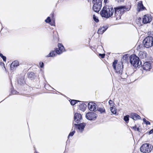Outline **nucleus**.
Listing matches in <instances>:
<instances>
[{
  "instance_id": "f257e3e1",
  "label": "nucleus",
  "mask_w": 153,
  "mask_h": 153,
  "mask_svg": "<svg viewBox=\"0 0 153 153\" xmlns=\"http://www.w3.org/2000/svg\"><path fill=\"white\" fill-rule=\"evenodd\" d=\"M131 6H120L113 8L112 5L104 6L100 12V14L102 17L108 18L114 17L116 20L121 19V16L125 12L128 11L131 8Z\"/></svg>"
},
{
  "instance_id": "f03ea898",
  "label": "nucleus",
  "mask_w": 153,
  "mask_h": 153,
  "mask_svg": "<svg viewBox=\"0 0 153 153\" xmlns=\"http://www.w3.org/2000/svg\"><path fill=\"white\" fill-rule=\"evenodd\" d=\"M58 48H56L54 51H51L47 55L46 57H52L56 56L57 54H60L65 51V48L61 43H58Z\"/></svg>"
},
{
  "instance_id": "7ed1b4c3",
  "label": "nucleus",
  "mask_w": 153,
  "mask_h": 153,
  "mask_svg": "<svg viewBox=\"0 0 153 153\" xmlns=\"http://www.w3.org/2000/svg\"><path fill=\"white\" fill-rule=\"evenodd\" d=\"M130 62L134 67H137L140 65L139 64L140 59L139 57L134 54L131 55L130 57Z\"/></svg>"
},
{
  "instance_id": "20e7f679",
  "label": "nucleus",
  "mask_w": 153,
  "mask_h": 153,
  "mask_svg": "<svg viewBox=\"0 0 153 153\" xmlns=\"http://www.w3.org/2000/svg\"><path fill=\"white\" fill-rule=\"evenodd\" d=\"M118 62L117 60H115L113 62L112 66L116 73L121 74L123 71V67H121L120 64L118 63Z\"/></svg>"
},
{
  "instance_id": "39448f33",
  "label": "nucleus",
  "mask_w": 153,
  "mask_h": 153,
  "mask_svg": "<svg viewBox=\"0 0 153 153\" xmlns=\"http://www.w3.org/2000/svg\"><path fill=\"white\" fill-rule=\"evenodd\" d=\"M144 46L146 48L151 47L153 44V37L151 36H148L145 38L144 40Z\"/></svg>"
},
{
  "instance_id": "423d86ee",
  "label": "nucleus",
  "mask_w": 153,
  "mask_h": 153,
  "mask_svg": "<svg viewBox=\"0 0 153 153\" xmlns=\"http://www.w3.org/2000/svg\"><path fill=\"white\" fill-rule=\"evenodd\" d=\"M151 145L149 143L143 144L140 148V151L141 152L144 153H148L151 152Z\"/></svg>"
},
{
  "instance_id": "0eeeda50",
  "label": "nucleus",
  "mask_w": 153,
  "mask_h": 153,
  "mask_svg": "<svg viewBox=\"0 0 153 153\" xmlns=\"http://www.w3.org/2000/svg\"><path fill=\"white\" fill-rule=\"evenodd\" d=\"M74 121L77 124H86L85 123L82 121V118L81 115L79 113H75L74 116Z\"/></svg>"
},
{
  "instance_id": "6e6552de",
  "label": "nucleus",
  "mask_w": 153,
  "mask_h": 153,
  "mask_svg": "<svg viewBox=\"0 0 153 153\" xmlns=\"http://www.w3.org/2000/svg\"><path fill=\"white\" fill-rule=\"evenodd\" d=\"M94 4L93 7V10L96 13H98L100 10L102 6V3L100 1L98 3H93Z\"/></svg>"
},
{
  "instance_id": "1a4fd4ad",
  "label": "nucleus",
  "mask_w": 153,
  "mask_h": 153,
  "mask_svg": "<svg viewBox=\"0 0 153 153\" xmlns=\"http://www.w3.org/2000/svg\"><path fill=\"white\" fill-rule=\"evenodd\" d=\"M86 118L89 120H94L97 117L96 113L93 112H89L85 115Z\"/></svg>"
},
{
  "instance_id": "9d476101",
  "label": "nucleus",
  "mask_w": 153,
  "mask_h": 153,
  "mask_svg": "<svg viewBox=\"0 0 153 153\" xmlns=\"http://www.w3.org/2000/svg\"><path fill=\"white\" fill-rule=\"evenodd\" d=\"M137 10L138 12L146 10V8L143 6L142 1H140L138 2Z\"/></svg>"
},
{
  "instance_id": "9b49d317",
  "label": "nucleus",
  "mask_w": 153,
  "mask_h": 153,
  "mask_svg": "<svg viewBox=\"0 0 153 153\" xmlns=\"http://www.w3.org/2000/svg\"><path fill=\"white\" fill-rule=\"evenodd\" d=\"M96 104L92 102H89L88 104V108L91 111H95L96 109Z\"/></svg>"
},
{
  "instance_id": "f8f14e48",
  "label": "nucleus",
  "mask_w": 153,
  "mask_h": 153,
  "mask_svg": "<svg viewBox=\"0 0 153 153\" xmlns=\"http://www.w3.org/2000/svg\"><path fill=\"white\" fill-rule=\"evenodd\" d=\"M151 18L148 14H146L143 16L142 22L143 23L146 24L150 22L151 21Z\"/></svg>"
},
{
  "instance_id": "ddd939ff",
  "label": "nucleus",
  "mask_w": 153,
  "mask_h": 153,
  "mask_svg": "<svg viewBox=\"0 0 153 153\" xmlns=\"http://www.w3.org/2000/svg\"><path fill=\"white\" fill-rule=\"evenodd\" d=\"M19 65V62L17 60H15L11 63L10 65V69L13 71L15 70L16 68Z\"/></svg>"
},
{
  "instance_id": "4468645a",
  "label": "nucleus",
  "mask_w": 153,
  "mask_h": 153,
  "mask_svg": "<svg viewBox=\"0 0 153 153\" xmlns=\"http://www.w3.org/2000/svg\"><path fill=\"white\" fill-rule=\"evenodd\" d=\"M142 67L143 70L149 71L151 69L152 66L150 62H146L144 63L142 66Z\"/></svg>"
},
{
  "instance_id": "2eb2a0df",
  "label": "nucleus",
  "mask_w": 153,
  "mask_h": 153,
  "mask_svg": "<svg viewBox=\"0 0 153 153\" xmlns=\"http://www.w3.org/2000/svg\"><path fill=\"white\" fill-rule=\"evenodd\" d=\"M108 27L107 26H103L100 27L97 31V33L99 34H102L108 29Z\"/></svg>"
},
{
  "instance_id": "dca6fc26",
  "label": "nucleus",
  "mask_w": 153,
  "mask_h": 153,
  "mask_svg": "<svg viewBox=\"0 0 153 153\" xmlns=\"http://www.w3.org/2000/svg\"><path fill=\"white\" fill-rule=\"evenodd\" d=\"M147 54L145 51H140L138 54L139 57L141 59H144L146 58Z\"/></svg>"
},
{
  "instance_id": "f3484780",
  "label": "nucleus",
  "mask_w": 153,
  "mask_h": 153,
  "mask_svg": "<svg viewBox=\"0 0 153 153\" xmlns=\"http://www.w3.org/2000/svg\"><path fill=\"white\" fill-rule=\"evenodd\" d=\"M130 117L134 120H136L140 119L141 118V117L136 113H132L130 115Z\"/></svg>"
},
{
  "instance_id": "a211bd4d",
  "label": "nucleus",
  "mask_w": 153,
  "mask_h": 153,
  "mask_svg": "<svg viewBox=\"0 0 153 153\" xmlns=\"http://www.w3.org/2000/svg\"><path fill=\"white\" fill-rule=\"evenodd\" d=\"M75 128L76 130H77L78 131L82 132L84 130L85 128L84 125H75Z\"/></svg>"
},
{
  "instance_id": "6ab92c4d",
  "label": "nucleus",
  "mask_w": 153,
  "mask_h": 153,
  "mask_svg": "<svg viewBox=\"0 0 153 153\" xmlns=\"http://www.w3.org/2000/svg\"><path fill=\"white\" fill-rule=\"evenodd\" d=\"M27 76L31 79H33L36 77L35 74L33 72H29L27 73Z\"/></svg>"
},
{
  "instance_id": "aec40b11",
  "label": "nucleus",
  "mask_w": 153,
  "mask_h": 153,
  "mask_svg": "<svg viewBox=\"0 0 153 153\" xmlns=\"http://www.w3.org/2000/svg\"><path fill=\"white\" fill-rule=\"evenodd\" d=\"M79 107L81 110L84 111L85 110L86 105L84 103H82L80 104L79 105Z\"/></svg>"
},
{
  "instance_id": "412c9836",
  "label": "nucleus",
  "mask_w": 153,
  "mask_h": 153,
  "mask_svg": "<svg viewBox=\"0 0 153 153\" xmlns=\"http://www.w3.org/2000/svg\"><path fill=\"white\" fill-rule=\"evenodd\" d=\"M69 101L71 105H74L78 102H80L79 100H70Z\"/></svg>"
},
{
  "instance_id": "4be33fe9",
  "label": "nucleus",
  "mask_w": 153,
  "mask_h": 153,
  "mask_svg": "<svg viewBox=\"0 0 153 153\" xmlns=\"http://www.w3.org/2000/svg\"><path fill=\"white\" fill-rule=\"evenodd\" d=\"M129 115H127L125 116L124 118V120L126 122V123H128L129 121Z\"/></svg>"
},
{
  "instance_id": "5701e85b",
  "label": "nucleus",
  "mask_w": 153,
  "mask_h": 153,
  "mask_svg": "<svg viewBox=\"0 0 153 153\" xmlns=\"http://www.w3.org/2000/svg\"><path fill=\"white\" fill-rule=\"evenodd\" d=\"M141 18L140 17H139L136 19V22L137 24L138 25H140L141 24Z\"/></svg>"
},
{
  "instance_id": "b1692460",
  "label": "nucleus",
  "mask_w": 153,
  "mask_h": 153,
  "mask_svg": "<svg viewBox=\"0 0 153 153\" xmlns=\"http://www.w3.org/2000/svg\"><path fill=\"white\" fill-rule=\"evenodd\" d=\"M98 111L101 113L105 112V110L104 108H99L98 109Z\"/></svg>"
},
{
  "instance_id": "393cba45",
  "label": "nucleus",
  "mask_w": 153,
  "mask_h": 153,
  "mask_svg": "<svg viewBox=\"0 0 153 153\" xmlns=\"http://www.w3.org/2000/svg\"><path fill=\"white\" fill-rule=\"evenodd\" d=\"M54 11H53L50 15V17L51 18L52 20L53 21H55V18L54 17Z\"/></svg>"
},
{
  "instance_id": "a878e982",
  "label": "nucleus",
  "mask_w": 153,
  "mask_h": 153,
  "mask_svg": "<svg viewBox=\"0 0 153 153\" xmlns=\"http://www.w3.org/2000/svg\"><path fill=\"white\" fill-rule=\"evenodd\" d=\"M93 19L97 23L99 22V20L97 18L96 16L95 15H93Z\"/></svg>"
},
{
  "instance_id": "bb28decb",
  "label": "nucleus",
  "mask_w": 153,
  "mask_h": 153,
  "mask_svg": "<svg viewBox=\"0 0 153 153\" xmlns=\"http://www.w3.org/2000/svg\"><path fill=\"white\" fill-rule=\"evenodd\" d=\"M143 120L144 123L146 124H150V122L146 120L145 118H143Z\"/></svg>"
},
{
  "instance_id": "cd10ccee",
  "label": "nucleus",
  "mask_w": 153,
  "mask_h": 153,
  "mask_svg": "<svg viewBox=\"0 0 153 153\" xmlns=\"http://www.w3.org/2000/svg\"><path fill=\"white\" fill-rule=\"evenodd\" d=\"M75 132V131L74 130L72 131L71 132L69 133L68 136V138H69L70 137H72L74 135Z\"/></svg>"
},
{
  "instance_id": "c85d7f7f",
  "label": "nucleus",
  "mask_w": 153,
  "mask_h": 153,
  "mask_svg": "<svg viewBox=\"0 0 153 153\" xmlns=\"http://www.w3.org/2000/svg\"><path fill=\"white\" fill-rule=\"evenodd\" d=\"M51 21V19L50 17H48L47 19L45 20V22L46 23H50Z\"/></svg>"
},
{
  "instance_id": "c756f323",
  "label": "nucleus",
  "mask_w": 153,
  "mask_h": 153,
  "mask_svg": "<svg viewBox=\"0 0 153 153\" xmlns=\"http://www.w3.org/2000/svg\"><path fill=\"white\" fill-rule=\"evenodd\" d=\"M131 128H132L135 131H139V128L137 127L136 126L131 127Z\"/></svg>"
},
{
  "instance_id": "7c9ffc66",
  "label": "nucleus",
  "mask_w": 153,
  "mask_h": 153,
  "mask_svg": "<svg viewBox=\"0 0 153 153\" xmlns=\"http://www.w3.org/2000/svg\"><path fill=\"white\" fill-rule=\"evenodd\" d=\"M102 0H93L92 2L93 3H98L99 1L101 3H102Z\"/></svg>"
},
{
  "instance_id": "2f4dec72",
  "label": "nucleus",
  "mask_w": 153,
  "mask_h": 153,
  "mask_svg": "<svg viewBox=\"0 0 153 153\" xmlns=\"http://www.w3.org/2000/svg\"><path fill=\"white\" fill-rule=\"evenodd\" d=\"M99 56H100L101 58H105V54H100V53L99 55Z\"/></svg>"
},
{
  "instance_id": "473e14b6",
  "label": "nucleus",
  "mask_w": 153,
  "mask_h": 153,
  "mask_svg": "<svg viewBox=\"0 0 153 153\" xmlns=\"http://www.w3.org/2000/svg\"><path fill=\"white\" fill-rule=\"evenodd\" d=\"M108 103H109V104L111 106H113V101L110 100H109V102H108Z\"/></svg>"
},
{
  "instance_id": "72a5a7b5",
  "label": "nucleus",
  "mask_w": 153,
  "mask_h": 153,
  "mask_svg": "<svg viewBox=\"0 0 153 153\" xmlns=\"http://www.w3.org/2000/svg\"><path fill=\"white\" fill-rule=\"evenodd\" d=\"M39 65L41 68H42L44 66V63L43 62H40L39 63Z\"/></svg>"
},
{
  "instance_id": "f704fd0d",
  "label": "nucleus",
  "mask_w": 153,
  "mask_h": 153,
  "mask_svg": "<svg viewBox=\"0 0 153 153\" xmlns=\"http://www.w3.org/2000/svg\"><path fill=\"white\" fill-rule=\"evenodd\" d=\"M0 65H1V66H3L5 68V69H6L4 66V62H0Z\"/></svg>"
},
{
  "instance_id": "c9c22d12",
  "label": "nucleus",
  "mask_w": 153,
  "mask_h": 153,
  "mask_svg": "<svg viewBox=\"0 0 153 153\" xmlns=\"http://www.w3.org/2000/svg\"><path fill=\"white\" fill-rule=\"evenodd\" d=\"M153 133V129H152L149 131H148L147 133H148L149 134H152Z\"/></svg>"
},
{
  "instance_id": "e433bc0d",
  "label": "nucleus",
  "mask_w": 153,
  "mask_h": 153,
  "mask_svg": "<svg viewBox=\"0 0 153 153\" xmlns=\"http://www.w3.org/2000/svg\"><path fill=\"white\" fill-rule=\"evenodd\" d=\"M114 108L113 107H111V112L114 114V113H116V111H113V109Z\"/></svg>"
},
{
  "instance_id": "4c0bfd02",
  "label": "nucleus",
  "mask_w": 153,
  "mask_h": 153,
  "mask_svg": "<svg viewBox=\"0 0 153 153\" xmlns=\"http://www.w3.org/2000/svg\"><path fill=\"white\" fill-rule=\"evenodd\" d=\"M1 58L3 59V61L4 62H6V56H3Z\"/></svg>"
},
{
  "instance_id": "58836bf2",
  "label": "nucleus",
  "mask_w": 153,
  "mask_h": 153,
  "mask_svg": "<svg viewBox=\"0 0 153 153\" xmlns=\"http://www.w3.org/2000/svg\"><path fill=\"white\" fill-rule=\"evenodd\" d=\"M118 2H121L124 1V0H117Z\"/></svg>"
},
{
  "instance_id": "ea45409f",
  "label": "nucleus",
  "mask_w": 153,
  "mask_h": 153,
  "mask_svg": "<svg viewBox=\"0 0 153 153\" xmlns=\"http://www.w3.org/2000/svg\"><path fill=\"white\" fill-rule=\"evenodd\" d=\"M4 56L3 55V54L1 53H0V56L1 58L2 57Z\"/></svg>"
},
{
  "instance_id": "a19ab883",
  "label": "nucleus",
  "mask_w": 153,
  "mask_h": 153,
  "mask_svg": "<svg viewBox=\"0 0 153 153\" xmlns=\"http://www.w3.org/2000/svg\"><path fill=\"white\" fill-rule=\"evenodd\" d=\"M127 56V55L126 54V55H124L123 56V58H124V57H125V58H126V56Z\"/></svg>"
},
{
  "instance_id": "79ce46f5",
  "label": "nucleus",
  "mask_w": 153,
  "mask_h": 153,
  "mask_svg": "<svg viewBox=\"0 0 153 153\" xmlns=\"http://www.w3.org/2000/svg\"><path fill=\"white\" fill-rule=\"evenodd\" d=\"M107 0H104V2L105 3H106V2H107Z\"/></svg>"
}]
</instances>
